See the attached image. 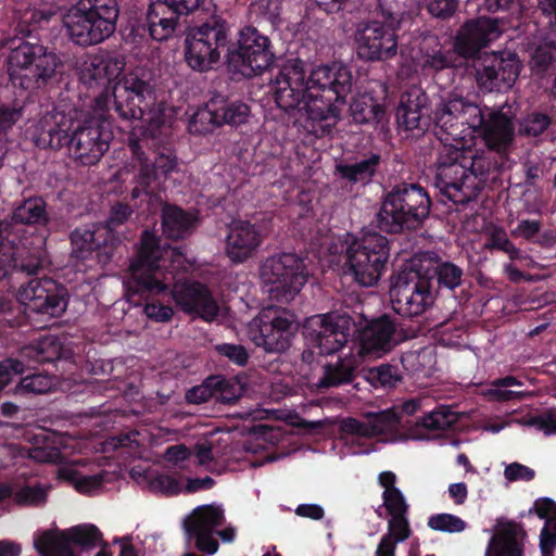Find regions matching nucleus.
<instances>
[{
    "mask_svg": "<svg viewBox=\"0 0 556 556\" xmlns=\"http://www.w3.org/2000/svg\"><path fill=\"white\" fill-rule=\"evenodd\" d=\"M352 88L353 75L348 66L321 64L307 76L306 63L299 58L287 59L280 65L271 87L279 109L290 112L303 105L317 137L332 134Z\"/></svg>",
    "mask_w": 556,
    "mask_h": 556,
    "instance_id": "1",
    "label": "nucleus"
},
{
    "mask_svg": "<svg viewBox=\"0 0 556 556\" xmlns=\"http://www.w3.org/2000/svg\"><path fill=\"white\" fill-rule=\"evenodd\" d=\"M224 53L227 71L244 78L261 76L274 64L271 39L252 25L240 28L235 37L231 24L218 14L189 28L185 38V60L199 73L215 68Z\"/></svg>",
    "mask_w": 556,
    "mask_h": 556,
    "instance_id": "2",
    "label": "nucleus"
},
{
    "mask_svg": "<svg viewBox=\"0 0 556 556\" xmlns=\"http://www.w3.org/2000/svg\"><path fill=\"white\" fill-rule=\"evenodd\" d=\"M160 242L152 230L142 231L137 255L129 265L131 279L127 283L128 293L150 296L170 292L184 312L194 314L205 321L214 320L219 314V306L207 286L199 281H185L169 290V286L156 276L162 257Z\"/></svg>",
    "mask_w": 556,
    "mask_h": 556,
    "instance_id": "3",
    "label": "nucleus"
},
{
    "mask_svg": "<svg viewBox=\"0 0 556 556\" xmlns=\"http://www.w3.org/2000/svg\"><path fill=\"white\" fill-rule=\"evenodd\" d=\"M50 222L47 202L42 197H29L20 202L11 215L0 220V280L10 283L36 276L42 261L34 253L24 255L18 244L26 237L27 227H46Z\"/></svg>",
    "mask_w": 556,
    "mask_h": 556,
    "instance_id": "4",
    "label": "nucleus"
},
{
    "mask_svg": "<svg viewBox=\"0 0 556 556\" xmlns=\"http://www.w3.org/2000/svg\"><path fill=\"white\" fill-rule=\"evenodd\" d=\"M92 111L108 112L125 122L162 124L164 103L157 102L152 72L136 67L119 76L106 91L94 96Z\"/></svg>",
    "mask_w": 556,
    "mask_h": 556,
    "instance_id": "5",
    "label": "nucleus"
},
{
    "mask_svg": "<svg viewBox=\"0 0 556 556\" xmlns=\"http://www.w3.org/2000/svg\"><path fill=\"white\" fill-rule=\"evenodd\" d=\"M9 40L8 73L11 83L30 92L49 88L58 80L60 56L45 46L35 29L20 28Z\"/></svg>",
    "mask_w": 556,
    "mask_h": 556,
    "instance_id": "6",
    "label": "nucleus"
},
{
    "mask_svg": "<svg viewBox=\"0 0 556 556\" xmlns=\"http://www.w3.org/2000/svg\"><path fill=\"white\" fill-rule=\"evenodd\" d=\"M330 252L343 256L345 273L356 283L374 287L388 270L390 241L377 231H367L361 237L346 231L338 237Z\"/></svg>",
    "mask_w": 556,
    "mask_h": 556,
    "instance_id": "7",
    "label": "nucleus"
},
{
    "mask_svg": "<svg viewBox=\"0 0 556 556\" xmlns=\"http://www.w3.org/2000/svg\"><path fill=\"white\" fill-rule=\"evenodd\" d=\"M431 205V198L424 187L400 181L383 191L374 223L387 233L417 230L429 217Z\"/></svg>",
    "mask_w": 556,
    "mask_h": 556,
    "instance_id": "8",
    "label": "nucleus"
},
{
    "mask_svg": "<svg viewBox=\"0 0 556 556\" xmlns=\"http://www.w3.org/2000/svg\"><path fill=\"white\" fill-rule=\"evenodd\" d=\"M118 16L117 0H79L63 14L62 24L72 43L89 48L115 33Z\"/></svg>",
    "mask_w": 556,
    "mask_h": 556,
    "instance_id": "9",
    "label": "nucleus"
},
{
    "mask_svg": "<svg viewBox=\"0 0 556 556\" xmlns=\"http://www.w3.org/2000/svg\"><path fill=\"white\" fill-rule=\"evenodd\" d=\"M70 294L66 287L49 277L30 278L21 283L15 299L0 296V314L15 318L21 312L60 317L67 308Z\"/></svg>",
    "mask_w": 556,
    "mask_h": 556,
    "instance_id": "10",
    "label": "nucleus"
},
{
    "mask_svg": "<svg viewBox=\"0 0 556 556\" xmlns=\"http://www.w3.org/2000/svg\"><path fill=\"white\" fill-rule=\"evenodd\" d=\"M92 116L80 118L77 111L71 142L67 146L68 155L83 166L97 164L109 150L113 138V115L108 112H94Z\"/></svg>",
    "mask_w": 556,
    "mask_h": 556,
    "instance_id": "11",
    "label": "nucleus"
},
{
    "mask_svg": "<svg viewBox=\"0 0 556 556\" xmlns=\"http://www.w3.org/2000/svg\"><path fill=\"white\" fill-rule=\"evenodd\" d=\"M260 274L269 298L280 303L292 301L309 276L304 258L291 252L267 257L261 265Z\"/></svg>",
    "mask_w": 556,
    "mask_h": 556,
    "instance_id": "12",
    "label": "nucleus"
},
{
    "mask_svg": "<svg viewBox=\"0 0 556 556\" xmlns=\"http://www.w3.org/2000/svg\"><path fill=\"white\" fill-rule=\"evenodd\" d=\"M351 328L346 314L332 312L308 318L303 327L306 348L301 355L302 362L311 365L316 354L324 356L339 352L348 343Z\"/></svg>",
    "mask_w": 556,
    "mask_h": 556,
    "instance_id": "13",
    "label": "nucleus"
},
{
    "mask_svg": "<svg viewBox=\"0 0 556 556\" xmlns=\"http://www.w3.org/2000/svg\"><path fill=\"white\" fill-rule=\"evenodd\" d=\"M435 293L417 266L410 260L390 277V298L394 312L413 318L430 307Z\"/></svg>",
    "mask_w": 556,
    "mask_h": 556,
    "instance_id": "14",
    "label": "nucleus"
},
{
    "mask_svg": "<svg viewBox=\"0 0 556 556\" xmlns=\"http://www.w3.org/2000/svg\"><path fill=\"white\" fill-rule=\"evenodd\" d=\"M143 141L135 134L128 137L127 146L131 155L127 166L134 173V199L141 193L150 194L153 182L165 181L169 174L178 169V157L172 148L160 147L151 159L144 150Z\"/></svg>",
    "mask_w": 556,
    "mask_h": 556,
    "instance_id": "15",
    "label": "nucleus"
},
{
    "mask_svg": "<svg viewBox=\"0 0 556 556\" xmlns=\"http://www.w3.org/2000/svg\"><path fill=\"white\" fill-rule=\"evenodd\" d=\"M250 117L251 108L247 102L214 92L191 116L188 130L191 135L204 136L224 126L237 129L247 125Z\"/></svg>",
    "mask_w": 556,
    "mask_h": 556,
    "instance_id": "16",
    "label": "nucleus"
},
{
    "mask_svg": "<svg viewBox=\"0 0 556 556\" xmlns=\"http://www.w3.org/2000/svg\"><path fill=\"white\" fill-rule=\"evenodd\" d=\"M299 325L294 314L277 306L263 308L249 325V336L256 346L269 353L287 351Z\"/></svg>",
    "mask_w": 556,
    "mask_h": 556,
    "instance_id": "17",
    "label": "nucleus"
},
{
    "mask_svg": "<svg viewBox=\"0 0 556 556\" xmlns=\"http://www.w3.org/2000/svg\"><path fill=\"white\" fill-rule=\"evenodd\" d=\"M463 150L444 144L438 153L434 186L440 193L455 204L465 205L475 199V187L468 180Z\"/></svg>",
    "mask_w": 556,
    "mask_h": 556,
    "instance_id": "18",
    "label": "nucleus"
},
{
    "mask_svg": "<svg viewBox=\"0 0 556 556\" xmlns=\"http://www.w3.org/2000/svg\"><path fill=\"white\" fill-rule=\"evenodd\" d=\"M225 522L224 509L220 505H202L185 519L184 528L190 540L194 541L195 547L208 555L218 551L219 544L214 534H217L223 542L230 543L235 540L236 530L227 527L220 531L216 528Z\"/></svg>",
    "mask_w": 556,
    "mask_h": 556,
    "instance_id": "19",
    "label": "nucleus"
},
{
    "mask_svg": "<svg viewBox=\"0 0 556 556\" xmlns=\"http://www.w3.org/2000/svg\"><path fill=\"white\" fill-rule=\"evenodd\" d=\"M521 66L518 55L506 51L484 52L472 63L477 86L483 92H503L510 89Z\"/></svg>",
    "mask_w": 556,
    "mask_h": 556,
    "instance_id": "20",
    "label": "nucleus"
},
{
    "mask_svg": "<svg viewBox=\"0 0 556 556\" xmlns=\"http://www.w3.org/2000/svg\"><path fill=\"white\" fill-rule=\"evenodd\" d=\"M76 115L74 108L54 105L28 126L27 137L39 150L58 152L67 149Z\"/></svg>",
    "mask_w": 556,
    "mask_h": 556,
    "instance_id": "21",
    "label": "nucleus"
},
{
    "mask_svg": "<svg viewBox=\"0 0 556 556\" xmlns=\"http://www.w3.org/2000/svg\"><path fill=\"white\" fill-rule=\"evenodd\" d=\"M101 540V531L94 525L85 523L56 533L46 531L34 544L42 556H76L71 544L89 549Z\"/></svg>",
    "mask_w": 556,
    "mask_h": 556,
    "instance_id": "22",
    "label": "nucleus"
},
{
    "mask_svg": "<svg viewBox=\"0 0 556 556\" xmlns=\"http://www.w3.org/2000/svg\"><path fill=\"white\" fill-rule=\"evenodd\" d=\"M351 323L350 336L357 333L359 352L363 355L381 356L390 352L397 343L395 338L397 330L396 319L389 314H381L371 319H365L358 327L349 316Z\"/></svg>",
    "mask_w": 556,
    "mask_h": 556,
    "instance_id": "23",
    "label": "nucleus"
},
{
    "mask_svg": "<svg viewBox=\"0 0 556 556\" xmlns=\"http://www.w3.org/2000/svg\"><path fill=\"white\" fill-rule=\"evenodd\" d=\"M396 29L381 21H370L355 34L359 59L376 62L390 60L397 53Z\"/></svg>",
    "mask_w": 556,
    "mask_h": 556,
    "instance_id": "24",
    "label": "nucleus"
},
{
    "mask_svg": "<svg viewBox=\"0 0 556 556\" xmlns=\"http://www.w3.org/2000/svg\"><path fill=\"white\" fill-rule=\"evenodd\" d=\"M515 119L516 114L507 102L501 106L490 108L478 136L490 150L505 153L515 140Z\"/></svg>",
    "mask_w": 556,
    "mask_h": 556,
    "instance_id": "25",
    "label": "nucleus"
},
{
    "mask_svg": "<svg viewBox=\"0 0 556 556\" xmlns=\"http://www.w3.org/2000/svg\"><path fill=\"white\" fill-rule=\"evenodd\" d=\"M498 35L497 23L493 18L478 17L467 21L455 37L454 52L463 59L472 62L483 53L481 49L486 47Z\"/></svg>",
    "mask_w": 556,
    "mask_h": 556,
    "instance_id": "26",
    "label": "nucleus"
},
{
    "mask_svg": "<svg viewBox=\"0 0 556 556\" xmlns=\"http://www.w3.org/2000/svg\"><path fill=\"white\" fill-rule=\"evenodd\" d=\"M428 96L419 88H412L401 94L395 111L400 131L424 134L431 125V115L427 106Z\"/></svg>",
    "mask_w": 556,
    "mask_h": 556,
    "instance_id": "27",
    "label": "nucleus"
},
{
    "mask_svg": "<svg viewBox=\"0 0 556 556\" xmlns=\"http://www.w3.org/2000/svg\"><path fill=\"white\" fill-rule=\"evenodd\" d=\"M175 31L173 17L163 14V5L151 3L147 12L129 23L126 40L140 45L149 38L155 41L166 40Z\"/></svg>",
    "mask_w": 556,
    "mask_h": 556,
    "instance_id": "28",
    "label": "nucleus"
},
{
    "mask_svg": "<svg viewBox=\"0 0 556 556\" xmlns=\"http://www.w3.org/2000/svg\"><path fill=\"white\" fill-rule=\"evenodd\" d=\"M528 534L522 522L497 518L484 556H523Z\"/></svg>",
    "mask_w": 556,
    "mask_h": 556,
    "instance_id": "29",
    "label": "nucleus"
},
{
    "mask_svg": "<svg viewBox=\"0 0 556 556\" xmlns=\"http://www.w3.org/2000/svg\"><path fill=\"white\" fill-rule=\"evenodd\" d=\"M412 261L425 279L429 280L435 295L443 292H454L465 281L464 268L451 261H443L440 257L433 260L414 258Z\"/></svg>",
    "mask_w": 556,
    "mask_h": 556,
    "instance_id": "30",
    "label": "nucleus"
},
{
    "mask_svg": "<svg viewBox=\"0 0 556 556\" xmlns=\"http://www.w3.org/2000/svg\"><path fill=\"white\" fill-rule=\"evenodd\" d=\"M263 241L260 228L248 220L233 222L225 240V254L233 264L253 257Z\"/></svg>",
    "mask_w": 556,
    "mask_h": 556,
    "instance_id": "31",
    "label": "nucleus"
},
{
    "mask_svg": "<svg viewBox=\"0 0 556 556\" xmlns=\"http://www.w3.org/2000/svg\"><path fill=\"white\" fill-rule=\"evenodd\" d=\"M73 353L64 346L63 341L55 334L41 336L20 350V361L24 368L34 364L50 365L58 371V364L72 358Z\"/></svg>",
    "mask_w": 556,
    "mask_h": 556,
    "instance_id": "32",
    "label": "nucleus"
},
{
    "mask_svg": "<svg viewBox=\"0 0 556 556\" xmlns=\"http://www.w3.org/2000/svg\"><path fill=\"white\" fill-rule=\"evenodd\" d=\"M124 70V63L118 58L93 55L85 62L80 72V80L88 88H99L106 91L118 79Z\"/></svg>",
    "mask_w": 556,
    "mask_h": 556,
    "instance_id": "33",
    "label": "nucleus"
},
{
    "mask_svg": "<svg viewBox=\"0 0 556 556\" xmlns=\"http://www.w3.org/2000/svg\"><path fill=\"white\" fill-rule=\"evenodd\" d=\"M349 109L352 121L357 125L383 130L389 123L384 102L376 99L371 93L365 92L354 97Z\"/></svg>",
    "mask_w": 556,
    "mask_h": 556,
    "instance_id": "34",
    "label": "nucleus"
},
{
    "mask_svg": "<svg viewBox=\"0 0 556 556\" xmlns=\"http://www.w3.org/2000/svg\"><path fill=\"white\" fill-rule=\"evenodd\" d=\"M463 150V162L467 165L468 180L475 187V198L482 190L490 173L497 172L500 165L493 153L495 150H478L470 147Z\"/></svg>",
    "mask_w": 556,
    "mask_h": 556,
    "instance_id": "35",
    "label": "nucleus"
},
{
    "mask_svg": "<svg viewBox=\"0 0 556 556\" xmlns=\"http://www.w3.org/2000/svg\"><path fill=\"white\" fill-rule=\"evenodd\" d=\"M199 223L198 217L176 204L165 203L161 211V225L165 238L173 241L191 236Z\"/></svg>",
    "mask_w": 556,
    "mask_h": 556,
    "instance_id": "36",
    "label": "nucleus"
},
{
    "mask_svg": "<svg viewBox=\"0 0 556 556\" xmlns=\"http://www.w3.org/2000/svg\"><path fill=\"white\" fill-rule=\"evenodd\" d=\"M382 157L378 152H368L353 163H339L336 165V174L346 184L367 186L372 182L378 174Z\"/></svg>",
    "mask_w": 556,
    "mask_h": 556,
    "instance_id": "37",
    "label": "nucleus"
},
{
    "mask_svg": "<svg viewBox=\"0 0 556 556\" xmlns=\"http://www.w3.org/2000/svg\"><path fill=\"white\" fill-rule=\"evenodd\" d=\"M70 239L72 255L78 260H86L93 251L112 244L105 235V229L94 225L75 228Z\"/></svg>",
    "mask_w": 556,
    "mask_h": 556,
    "instance_id": "38",
    "label": "nucleus"
},
{
    "mask_svg": "<svg viewBox=\"0 0 556 556\" xmlns=\"http://www.w3.org/2000/svg\"><path fill=\"white\" fill-rule=\"evenodd\" d=\"M459 108L460 100L458 97L450 98L447 100L440 99L435 109L431 111V123L435 129H440L442 134L456 138L460 135L458 131L459 125Z\"/></svg>",
    "mask_w": 556,
    "mask_h": 556,
    "instance_id": "39",
    "label": "nucleus"
},
{
    "mask_svg": "<svg viewBox=\"0 0 556 556\" xmlns=\"http://www.w3.org/2000/svg\"><path fill=\"white\" fill-rule=\"evenodd\" d=\"M355 362L353 358L339 357L334 363L323 365V376L316 386L319 389L336 388L352 383L355 379Z\"/></svg>",
    "mask_w": 556,
    "mask_h": 556,
    "instance_id": "40",
    "label": "nucleus"
},
{
    "mask_svg": "<svg viewBox=\"0 0 556 556\" xmlns=\"http://www.w3.org/2000/svg\"><path fill=\"white\" fill-rule=\"evenodd\" d=\"M529 65L536 75L545 74L556 61V42L542 40L528 45Z\"/></svg>",
    "mask_w": 556,
    "mask_h": 556,
    "instance_id": "41",
    "label": "nucleus"
},
{
    "mask_svg": "<svg viewBox=\"0 0 556 556\" xmlns=\"http://www.w3.org/2000/svg\"><path fill=\"white\" fill-rule=\"evenodd\" d=\"M552 116L541 110H531L518 118V134L520 137L538 138L552 125Z\"/></svg>",
    "mask_w": 556,
    "mask_h": 556,
    "instance_id": "42",
    "label": "nucleus"
},
{
    "mask_svg": "<svg viewBox=\"0 0 556 556\" xmlns=\"http://www.w3.org/2000/svg\"><path fill=\"white\" fill-rule=\"evenodd\" d=\"M55 372L43 370L23 377L15 388V393L43 394L50 392L58 384Z\"/></svg>",
    "mask_w": 556,
    "mask_h": 556,
    "instance_id": "43",
    "label": "nucleus"
},
{
    "mask_svg": "<svg viewBox=\"0 0 556 556\" xmlns=\"http://www.w3.org/2000/svg\"><path fill=\"white\" fill-rule=\"evenodd\" d=\"M365 379L375 389H393L402 381V369L395 364H381L365 371Z\"/></svg>",
    "mask_w": 556,
    "mask_h": 556,
    "instance_id": "44",
    "label": "nucleus"
},
{
    "mask_svg": "<svg viewBox=\"0 0 556 556\" xmlns=\"http://www.w3.org/2000/svg\"><path fill=\"white\" fill-rule=\"evenodd\" d=\"M457 421V413L448 406L441 405L425 414L416 425L429 431H445L452 429Z\"/></svg>",
    "mask_w": 556,
    "mask_h": 556,
    "instance_id": "45",
    "label": "nucleus"
},
{
    "mask_svg": "<svg viewBox=\"0 0 556 556\" xmlns=\"http://www.w3.org/2000/svg\"><path fill=\"white\" fill-rule=\"evenodd\" d=\"M24 111L23 101L17 98L10 101L0 100V149L5 151L8 134L22 118Z\"/></svg>",
    "mask_w": 556,
    "mask_h": 556,
    "instance_id": "46",
    "label": "nucleus"
},
{
    "mask_svg": "<svg viewBox=\"0 0 556 556\" xmlns=\"http://www.w3.org/2000/svg\"><path fill=\"white\" fill-rule=\"evenodd\" d=\"M213 0H159L154 4L163 5V14L173 17L175 26L181 15H189L198 10H208Z\"/></svg>",
    "mask_w": 556,
    "mask_h": 556,
    "instance_id": "47",
    "label": "nucleus"
},
{
    "mask_svg": "<svg viewBox=\"0 0 556 556\" xmlns=\"http://www.w3.org/2000/svg\"><path fill=\"white\" fill-rule=\"evenodd\" d=\"M132 213V207L125 202L118 201L111 206L105 224L100 225V227L103 230L105 229V235L112 244H114V241H122L117 236V229L129 220Z\"/></svg>",
    "mask_w": 556,
    "mask_h": 556,
    "instance_id": "48",
    "label": "nucleus"
},
{
    "mask_svg": "<svg viewBox=\"0 0 556 556\" xmlns=\"http://www.w3.org/2000/svg\"><path fill=\"white\" fill-rule=\"evenodd\" d=\"M215 400L223 404L236 403L245 392V387L238 378H226L220 375L214 376Z\"/></svg>",
    "mask_w": 556,
    "mask_h": 556,
    "instance_id": "49",
    "label": "nucleus"
},
{
    "mask_svg": "<svg viewBox=\"0 0 556 556\" xmlns=\"http://www.w3.org/2000/svg\"><path fill=\"white\" fill-rule=\"evenodd\" d=\"M458 100L462 105L459 108V124L467 125L475 134L479 135L490 108L469 102L462 97H458Z\"/></svg>",
    "mask_w": 556,
    "mask_h": 556,
    "instance_id": "50",
    "label": "nucleus"
},
{
    "mask_svg": "<svg viewBox=\"0 0 556 556\" xmlns=\"http://www.w3.org/2000/svg\"><path fill=\"white\" fill-rule=\"evenodd\" d=\"M378 7L383 17V23L396 30L401 28L406 17H409L406 4L402 0H378Z\"/></svg>",
    "mask_w": 556,
    "mask_h": 556,
    "instance_id": "51",
    "label": "nucleus"
},
{
    "mask_svg": "<svg viewBox=\"0 0 556 556\" xmlns=\"http://www.w3.org/2000/svg\"><path fill=\"white\" fill-rule=\"evenodd\" d=\"M12 497L18 506L39 507L46 504L48 493L41 484L37 483L35 485H24L17 491H13Z\"/></svg>",
    "mask_w": 556,
    "mask_h": 556,
    "instance_id": "52",
    "label": "nucleus"
},
{
    "mask_svg": "<svg viewBox=\"0 0 556 556\" xmlns=\"http://www.w3.org/2000/svg\"><path fill=\"white\" fill-rule=\"evenodd\" d=\"M454 66V54L451 52H444L441 48L433 50L432 52L426 51L421 59L422 71L428 74H433Z\"/></svg>",
    "mask_w": 556,
    "mask_h": 556,
    "instance_id": "53",
    "label": "nucleus"
},
{
    "mask_svg": "<svg viewBox=\"0 0 556 556\" xmlns=\"http://www.w3.org/2000/svg\"><path fill=\"white\" fill-rule=\"evenodd\" d=\"M369 428L374 437L387 434L399 425V417L392 409H384L377 413H368Z\"/></svg>",
    "mask_w": 556,
    "mask_h": 556,
    "instance_id": "54",
    "label": "nucleus"
},
{
    "mask_svg": "<svg viewBox=\"0 0 556 556\" xmlns=\"http://www.w3.org/2000/svg\"><path fill=\"white\" fill-rule=\"evenodd\" d=\"M427 525L431 530L447 533H459L467 528V522L465 520L456 515L447 513L430 516Z\"/></svg>",
    "mask_w": 556,
    "mask_h": 556,
    "instance_id": "55",
    "label": "nucleus"
},
{
    "mask_svg": "<svg viewBox=\"0 0 556 556\" xmlns=\"http://www.w3.org/2000/svg\"><path fill=\"white\" fill-rule=\"evenodd\" d=\"M520 424L526 427L535 428L542 431L545 435L556 433V408L545 409L541 414L525 416L521 418Z\"/></svg>",
    "mask_w": 556,
    "mask_h": 556,
    "instance_id": "56",
    "label": "nucleus"
},
{
    "mask_svg": "<svg viewBox=\"0 0 556 556\" xmlns=\"http://www.w3.org/2000/svg\"><path fill=\"white\" fill-rule=\"evenodd\" d=\"M486 248L491 251L496 250L506 253L511 261L521 260V251L515 247L506 231L502 228H496L492 231L488 239Z\"/></svg>",
    "mask_w": 556,
    "mask_h": 556,
    "instance_id": "57",
    "label": "nucleus"
},
{
    "mask_svg": "<svg viewBox=\"0 0 556 556\" xmlns=\"http://www.w3.org/2000/svg\"><path fill=\"white\" fill-rule=\"evenodd\" d=\"M149 486L153 492L161 493L166 496L178 495L182 490L179 479L166 473L151 478Z\"/></svg>",
    "mask_w": 556,
    "mask_h": 556,
    "instance_id": "58",
    "label": "nucleus"
},
{
    "mask_svg": "<svg viewBox=\"0 0 556 556\" xmlns=\"http://www.w3.org/2000/svg\"><path fill=\"white\" fill-rule=\"evenodd\" d=\"M413 530L409 525L407 515L390 517L388 520L387 535L397 543H402L409 539Z\"/></svg>",
    "mask_w": 556,
    "mask_h": 556,
    "instance_id": "59",
    "label": "nucleus"
},
{
    "mask_svg": "<svg viewBox=\"0 0 556 556\" xmlns=\"http://www.w3.org/2000/svg\"><path fill=\"white\" fill-rule=\"evenodd\" d=\"M214 376L207 377L201 384L192 387L186 392V401L190 404H202L215 399Z\"/></svg>",
    "mask_w": 556,
    "mask_h": 556,
    "instance_id": "60",
    "label": "nucleus"
},
{
    "mask_svg": "<svg viewBox=\"0 0 556 556\" xmlns=\"http://www.w3.org/2000/svg\"><path fill=\"white\" fill-rule=\"evenodd\" d=\"M382 500L390 517L408 514L409 506L401 490L383 491Z\"/></svg>",
    "mask_w": 556,
    "mask_h": 556,
    "instance_id": "61",
    "label": "nucleus"
},
{
    "mask_svg": "<svg viewBox=\"0 0 556 556\" xmlns=\"http://www.w3.org/2000/svg\"><path fill=\"white\" fill-rule=\"evenodd\" d=\"M216 351L219 355L227 357L231 363L237 366H245L249 361V353L241 344L223 343L216 345Z\"/></svg>",
    "mask_w": 556,
    "mask_h": 556,
    "instance_id": "62",
    "label": "nucleus"
},
{
    "mask_svg": "<svg viewBox=\"0 0 556 556\" xmlns=\"http://www.w3.org/2000/svg\"><path fill=\"white\" fill-rule=\"evenodd\" d=\"M24 372L22 361L13 357L0 362V392L11 382L13 376Z\"/></svg>",
    "mask_w": 556,
    "mask_h": 556,
    "instance_id": "63",
    "label": "nucleus"
},
{
    "mask_svg": "<svg viewBox=\"0 0 556 556\" xmlns=\"http://www.w3.org/2000/svg\"><path fill=\"white\" fill-rule=\"evenodd\" d=\"M556 548V517L547 519L540 533V549L542 555L553 554Z\"/></svg>",
    "mask_w": 556,
    "mask_h": 556,
    "instance_id": "64",
    "label": "nucleus"
}]
</instances>
